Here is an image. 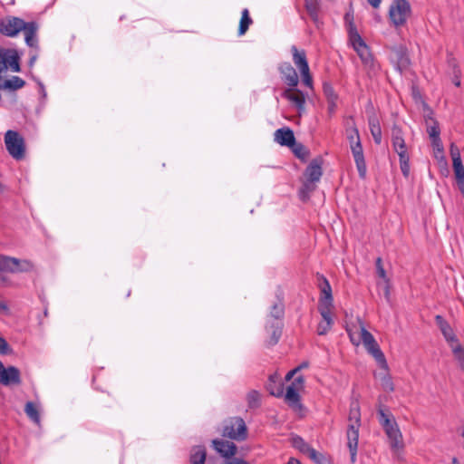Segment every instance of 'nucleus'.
<instances>
[{"label": "nucleus", "instance_id": "nucleus-32", "mask_svg": "<svg viewBox=\"0 0 464 464\" xmlns=\"http://www.w3.org/2000/svg\"><path fill=\"white\" fill-rule=\"evenodd\" d=\"M284 314H285V305H284V303L279 300L272 305L266 321L283 322Z\"/></svg>", "mask_w": 464, "mask_h": 464}, {"label": "nucleus", "instance_id": "nucleus-5", "mask_svg": "<svg viewBox=\"0 0 464 464\" xmlns=\"http://www.w3.org/2000/svg\"><path fill=\"white\" fill-rule=\"evenodd\" d=\"M5 144L8 153L16 160H21L25 155L24 138L15 130H7L5 134Z\"/></svg>", "mask_w": 464, "mask_h": 464}, {"label": "nucleus", "instance_id": "nucleus-60", "mask_svg": "<svg viewBox=\"0 0 464 464\" xmlns=\"http://www.w3.org/2000/svg\"><path fill=\"white\" fill-rule=\"evenodd\" d=\"M344 21L347 25H350V23H353V13H346L344 15Z\"/></svg>", "mask_w": 464, "mask_h": 464}, {"label": "nucleus", "instance_id": "nucleus-8", "mask_svg": "<svg viewBox=\"0 0 464 464\" xmlns=\"http://www.w3.org/2000/svg\"><path fill=\"white\" fill-rule=\"evenodd\" d=\"M437 328H439L446 343L450 349L461 344L456 334V330L440 315H437Z\"/></svg>", "mask_w": 464, "mask_h": 464}, {"label": "nucleus", "instance_id": "nucleus-3", "mask_svg": "<svg viewBox=\"0 0 464 464\" xmlns=\"http://www.w3.org/2000/svg\"><path fill=\"white\" fill-rule=\"evenodd\" d=\"M379 422L385 430L390 445L393 450H400L403 447L402 436L392 415L383 408L378 410Z\"/></svg>", "mask_w": 464, "mask_h": 464}, {"label": "nucleus", "instance_id": "nucleus-12", "mask_svg": "<svg viewBox=\"0 0 464 464\" xmlns=\"http://www.w3.org/2000/svg\"><path fill=\"white\" fill-rule=\"evenodd\" d=\"M282 96L292 102L300 113L304 111L305 96L300 90L289 87L283 92Z\"/></svg>", "mask_w": 464, "mask_h": 464}, {"label": "nucleus", "instance_id": "nucleus-54", "mask_svg": "<svg viewBox=\"0 0 464 464\" xmlns=\"http://www.w3.org/2000/svg\"><path fill=\"white\" fill-rule=\"evenodd\" d=\"M5 270H0V272H4ZM12 285V281L10 278L4 274L0 273V287H8Z\"/></svg>", "mask_w": 464, "mask_h": 464}, {"label": "nucleus", "instance_id": "nucleus-51", "mask_svg": "<svg viewBox=\"0 0 464 464\" xmlns=\"http://www.w3.org/2000/svg\"><path fill=\"white\" fill-rule=\"evenodd\" d=\"M301 76H302L304 84L307 87H312L313 80H312V76L310 74V70L307 69L306 71L301 72Z\"/></svg>", "mask_w": 464, "mask_h": 464}, {"label": "nucleus", "instance_id": "nucleus-23", "mask_svg": "<svg viewBox=\"0 0 464 464\" xmlns=\"http://www.w3.org/2000/svg\"><path fill=\"white\" fill-rule=\"evenodd\" d=\"M333 309H320L318 311L323 318V321L318 324L317 326V334L319 335H324L327 334V332L331 329L333 325Z\"/></svg>", "mask_w": 464, "mask_h": 464}, {"label": "nucleus", "instance_id": "nucleus-34", "mask_svg": "<svg viewBox=\"0 0 464 464\" xmlns=\"http://www.w3.org/2000/svg\"><path fill=\"white\" fill-rule=\"evenodd\" d=\"M24 412L27 417L35 424L40 425L41 417L38 405L33 401H27L24 407Z\"/></svg>", "mask_w": 464, "mask_h": 464}, {"label": "nucleus", "instance_id": "nucleus-40", "mask_svg": "<svg viewBox=\"0 0 464 464\" xmlns=\"http://www.w3.org/2000/svg\"><path fill=\"white\" fill-rule=\"evenodd\" d=\"M305 8L314 23L318 22L319 3L316 0H305Z\"/></svg>", "mask_w": 464, "mask_h": 464}, {"label": "nucleus", "instance_id": "nucleus-46", "mask_svg": "<svg viewBox=\"0 0 464 464\" xmlns=\"http://www.w3.org/2000/svg\"><path fill=\"white\" fill-rule=\"evenodd\" d=\"M306 455L316 464H324V457L314 449L311 448Z\"/></svg>", "mask_w": 464, "mask_h": 464}, {"label": "nucleus", "instance_id": "nucleus-18", "mask_svg": "<svg viewBox=\"0 0 464 464\" xmlns=\"http://www.w3.org/2000/svg\"><path fill=\"white\" fill-rule=\"evenodd\" d=\"M283 328V322H270L266 321V331L269 334V337L266 341L267 346L276 345L281 337Z\"/></svg>", "mask_w": 464, "mask_h": 464}, {"label": "nucleus", "instance_id": "nucleus-15", "mask_svg": "<svg viewBox=\"0 0 464 464\" xmlns=\"http://www.w3.org/2000/svg\"><path fill=\"white\" fill-rule=\"evenodd\" d=\"M278 70L281 73L283 82L288 87H296L298 84V75L295 69L289 63H283L279 65Z\"/></svg>", "mask_w": 464, "mask_h": 464}, {"label": "nucleus", "instance_id": "nucleus-55", "mask_svg": "<svg viewBox=\"0 0 464 464\" xmlns=\"http://www.w3.org/2000/svg\"><path fill=\"white\" fill-rule=\"evenodd\" d=\"M222 464H250V463L241 458L232 457L229 459H226Z\"/></svg>", "mask_w": 464, "mask_h": 464}, {"label": "nucleus", "instance_id": "nucleus-61", "mask_svg": "<svg viewBox=\"0 0 464 464\" xmlns=\"http://www.w3.org/2000/svg\"><path fill=\"white\" fill-rule=\"evenodd\" d=\"M9 310L5 302L0 300V313H7Z\"/></svg>", "mask_w": 464, "mask_h": 464}, {"label": "nucleus", "instance_id": "nucleus-31", "mask_svg": "<svg viewBox=\"0 0 464 464\" xmlns=\"http://www.w3.org/2000/svg\"><path fill=\"white\" fill-rule=\"evenodd\" d=\"M207 458V452L204 446H195L191 449L189 462L190 464H204Z\"/></svg>", "mask_w": 464, "mask_h": 464}, {"label": "nucleus", "instance_id": "nucleus-38", "mask_svg": "<svg viewBox=\"0 0 464 464\" xmlns=\"http://www.w3.org/2000/svg\"><path fill=\"white\" fill-rule=\"evenodd\" d=\"M451 155L456 180L464 179V167L461 162L459 152L457 151L456 153H454L453 151H451Z\"/></svg>", "mask_w": 464, "mask_h": 464}, {"label": "nucleus", "instance_id": "nucleus-14", "mask_svg": "<svg viewBox=\"0 0 464 464\" xmlns=\"http://www.w3.org/2000/svg\"><path fill=\"white\" fill-rule=\"evenodd\" d=\"M212 446L226 459H229L237 454V448L234 442L217 439L212 440Z\"/></svg>", "mask_w": 464, "mask_h": 464}, {"label": "nucleus", "instance_id": "nucleus-24", "mask_svg": "<svg viewBox=\"0 0 464 464\" xmlns=\"http://www.w3.org/2000/svg\"><path fill=\"white\" fill-rule=\"evenodd\" d=\"M353 47L364 65L372 66V55L370 52L369 47L366 45L363 40L353 44Z\"/></svg>", "mask_w": 464, "mask_h": 464}, {"label": "nucleus", "instance_id": "nucleus-9", "mask_svg": "<svg viewBox=\"0 0 464 464\" xmlns=\"http://www.w3.org/2000/svg\"><path fill=\"white\" fill-rule=\"evenodd\" d=\"M3 260V270H5V272L23 273L33 271L34 268V264L26 259L21 260L15 257L4 256Z\"/></svg>", "mask_w": 464, "mask_h": 464}, {"label": "nucleus", "instance_id": "nucleus-17", "mask_svg": "<svg viewBox=\"0 0 464 464\" xmlns=\"http://www.w3.org/2000/svg\"><path fill=\"white\" fill-rule=\"evenodd\" d=\"M445 73L451 79L452 83L456 87H460L461 70L457 60L451 54H448Z\"/></svg>", "mask_w": 464, "mask_h": 464}, {"label": "nucleus", "instance_id": "nucleus-21", "mask_svg": "<svg viewBox=\"0 0 464 464\" xmlns=\"http://www.w3.org/2000/svg\"><path fill=\"white\" fill-rule=\"evenodd\" d=\"M275 140L281 146L294 147L295 145L294 131L287 127L276 130Z\"/></svg>", "mask_w": 464, "mask_h": 464}, {"label": "nucleus", "instance_id": "nucleus-11", "mask_svg": "<svg viewBox=\"0 0 464 464\" xmlns=\"http://www.w3.org/2000/svg\"><path fill=\"white\" fill-rule=\"evenodd\" d=\"M27 23L18 17H11L0 23V33L5 36L14 37L23 31Z\"/></svg>", "mask_w": 464, "mask_h": 464}, {"label": "nucleus", "instance_id": "nucleus-42", "mask_svg": "<svg viewBox=\"0 0 464 464\" xmlns=\"http://www.w3.org/2000/svg\"><path fill=\"white\" fill-rule=\"evenodd\" d=\"M347 29H348L349 38H350V42L352 43V45L358 42L362 41V37L360 36V34L357 31V28H356L354 23L351 22L350 25H347Z\"/></svg>", "mask_w": 464, "mask_h": 464}, {"label": "nucleus", "instance_id": "nucleus-43", "mask_svg": "<svg viewBox=\"0 0 464 464\" xmlns=\"http://www.w3.org/2000/svg\"><path fill=\"white\" fill-rule=\"evenodd\" d=\"M247 403L250 408H256L259 405L260 395L256 391H251L246 396Z\"/></svg>", "mask_w": 464, "mask_h": 464}, {"label": "nucleus", "instance_id": "nucleus-6", "mask_svg": "<svg viewBox=\"0 0 464 464\" xmlns=\"http://www.w3.org/2000/svg\"><path fill=\"white\" fill-rule=\"evenodd\" d=\"M222 435L241 441L247 437V428L241 417H233L225 421Z\"/></svg>", "mask_w": 464, "mask_h": 464}, {"label": "nucleus", "instance_id": "nucleus-37", "mask_svg": "<svg viewBox=\"0 0 464 464\" xmlns=\"http://www.w3.org/2000/svg\"><path fill=\"white\" fill-rule=\"evenodd\" d=\"M450 350L457 367L464 372V346L459 344Z\"/></svg>", "mask_w": 464, "mask_h": 464}, {"label": "nucleus", "instance_id": "nucleus-33", "mask_svg": "<svg viewBox=\"0 0 464 464\" xmlns=\"http://www.w3.org/2000/svg\"><path fill=\"white\" fill-rule=\"evenodd\" d=\"M369 128L374 142L376 144H381L382 129L376 116H372L369 118Z\"/></svg>", "mask_w": 464, "mask_h": 464}, {"label": "nucleus", "instance_id": "nucleus-48", "mask_svg": "<svg viewBox=\"0 0 464 464\" xmlns=\"http://www.w3.org/2000/svg\"><path fill=\"white\" fill-rule=\"evenodd\" d=\"M378 286L382 288L383 295L387 302H391V282L390 279L383 280L382 284L378 283Z\"/></svg>", "mask_w": 464, "mask_h": 464}, {"label": "nucleus", "instance_id": "nucleus-1", "mask_svg": "<svg viewBox=\"0 0 464 464\" xmlns=\"http://www.w3.org/2000/svg\"><path fill=\"white\" fill-rule=\"evenodd\" d=\"M361 427V411L358 401H353L350 405L348 426H347V446L350 450L351 461L355 462L359 440V429Z\"/></svg>", "mask_w": 464, "mask_h": 464}, {"label": "nucleus", "instance_id": "nucleus-44", "mask_svg": "<svg viewBox=\"0 0 464 464\" xmlns=\"http://www.w3.org/2000/svg\"><path fill=\"white\" fill-rule=\"evenodd\" d=\"M294 446L304 454H307V452L312 448L300 437H296L294 439Z\"/></svg>", "mask_w": 464, "mask_h": 464}, {"label": "nucleus", "instance_id": "nucleus-20", "mask_svg": "<svg viewBox=\"0 0 464 464\" xmlns=\"http://www.w3.org/2000/svg\"><path fill=\"white\" fill-rule=\"evenodd\" d=\"M0 383L8 385H19L21 383L20 371L14 366L5 368L0 375Z\"/></svg>", "mask_w": 464, "mask_h": 464}, {"label": "nucleus", "instance_id": "nucleus-62", "mask_svg": "<svg viewBox=\"0 0 464 464\" xmlns=\"http://www.w3.org/2000/svg\"><path fill=\"white\" fill-rule=\"evenodd\" d=\"M367 2L373 8H378L381 5L382 0H367Z\"/></svg>", "mask_w": 464, "mask_h": 464}, {"label": "nucleus", "instance_id": "nucleus-45", "mask_svg": "<svg viewBox=\"0 0 464 464\" xmlns=\"http://www.w3.org/2000/svg\"><path fill=\"white\" fill-rule=\"evenodd\" d=\"M293 150L295 155L300 159H305L308 155V152L304 146L300 143H296L294 147H290Z\"/></svg>", "mask_w": 464, "mask_h": 464}, {"label": "nucleus", "instance_id": "nucleus-53", "mask_svg": "<svg viewBox=\"0 0 464 464\" xmlns=\"http://www.w3.org/2000/svg\"><path fill=\"white\" fill-rule=\"evenodd\" d=\"M314 183H315L314 181H309V179H306L304 182L302 191L306 192V193H311L315 188Z\"/></svg>", "mask_w": 464, "mask_h": 464}, {"label": "nucleus", "instance_id": "nucleus-30", "mask_svg": "<svg viewBox=\"0 0 464 464\" xmlns=\"http://www.w3.org/2000/svg\"><path fill=\"white\" fill-rule=\"evenodd\" d=\"M298 392L299 391H296V389H294V387L286 388L285 401L294 410H300L302 408V404L300 402V395Z\"/></svg>", "mask_w": 464, "mask_h": 464}, {"label": "nucleus", "instance_id": "nucleus-63", "mask_svg": "<svg viewBox=\"0 0 464 464\" xmlns=\"http://www.w3.org/2000/svg\"><path fill=\"white\" fill-rule=\"evenodd\" d=\"M286 464H301V462L296 459L291 458Z\"/></svg>", "mask_w": 464, "mask_h": 464}, {"label": "nucleus", "instance_id": "nucleus-39", "mask_svg": "<svg viewBox=\"0 0 464 464\" xmlns=\"http://www.w3.org/2000/svg\"><path fill=\"white\" fill-rule=\"evenodd\" d=\"M360 319L357 320L358 324H353L352 326H348L346 328L347 334L350 337L353 344L358 346L361 343L362 334H360Z\"/></svg>", "mask_w": 464, "mask_h": 464}, {"label": "nucleus", "instance_id": "nucleus-50", "mask_svg": "<svg viewBox=\"0 0 464 464\" xmlns=\"http://www.w3.org/2000/svg\"><path fill=\"white\" fill-rule=\"evenodd\" d=\"M12 353V349L10 348V345L5 341V338L0 336V354H9Z\"/></svg>", "mask_w": 464, "mask_h": 464}, {"label": "nucleus", "instance_id": "nucleus-52", "mask_svg": "<svg viewBox=\"0 0 464 464\" xmlns=\"http://www.w3.org/2000/svg\"><path fill=\"white\" fill-rule=\"evenodd\" d=\"M304 383V379L303 376H298L295 379V381L288 386V387H294V389H296V391H300L303 389Z\"/></svg>", "mask_w": 464, "mask_h": 464}, {"label": "nucleus", "instance_id": "nucleus-35", "mask_svg": "<svg viewBox=\"0 0 464 464\" xmlns=\"http://www.w3.org/2000/svg\"><path fill=\"white\" fill-rule=\"evenodd\" d=\"M252 24L253 20L249 15V11L248 9L245 8L241 13V19L238 27V35H244Z\"/></svg>", "mask_w": 464, "mask_h": 464}, {"label": "nucleus", "instance_id": "nucleus-25", "mask_svg": "<svg viewBox=\"0 0 464 464\" xmlns=\"http://www.w3.org/2000/svg\"><path fill=\"white\" fill-rule=\"evenodd\" d=\"M291 52L293 54V62L300 70V72L309 69L306 53L304 50H298L296 46L293 45L291 47Z\"/></svg>", "mask_w": 464, "mask_h": 464}, {"label": "nucleus", "instance_id": "nucleus-47", "mask_svg": "<svg viewBox=\"0 0 464 464\" xmlns=\"http://www.w3.org/2000/svg\"><path fill=\"white\" fill-rule=\"evenodd\" d=\"M375 266H376V273L378 275V276L380 278H382V280H387L389 279V277L387 276L386 275V271L382 266V260L381 257H378L375 261Z\"/></svg>", "mask_w": 464, "mask_h": 464}, {"label": "nucleus", "instance_id": "nucleus-2", "mask_svg": "<svg viewBox=\"0 0 464 464\" xmlns=\"http://www.w3.org/2000/svg\"><path fill=\"white\" fill-rule=\"evenodd\" d=\"M379 422L385 430L390 445L393 450H400L403 447L402 436L392 415L383 408L378 410Z\"/></svg>", "mask_w": 464, "mask_h": 464}, {"label": "nucleus", "instance_id": "nucleus-16", "mask_svg": "<svg viewBox=\"0 0 464 464\" xmlns=\"http://www.w3.org/2000/svg\"><path fill=\"white\" fill-rule=\"evenodd\" d=\"M323 280L321 288V297L319 299L318 308L320 309H333V295L332 287L328 280L324 276H321Z\"/></svg>", "mask_w": 464, "mask_h": 464}, {"label": "nucleus", "instance_id": "nucleus-36", "mask_svg": "<svg viewBox=\"0 0 464 464\" xmlns=\"http://www.w3.org/2000/svg\"><path fill=\"white\" fill-rule=\"evenodd\" d=\"M25 82L22 78L13 76L11 79L4 81V82L0 84V88L15 91L23 88Z\"/></svg>", "mask_w": 464, "mask_h": 464}, {"label": "nucleus", "instance_id": "nucleus-58", "mask_svg": "<svg viewBox=\"0 0 464 464\" xmlns=\"http://www.w3.org/2000/svg\"><path fill=\"white\" fill-rule=\"evenodd\" d=\"M457 187L464 198V179L456 180Z\"/></svg>", "mask_w": 464, "mask_h": 464}, {"label": "nucleus", "instance_id": "nucleus-41", "mask_svg": "<svg viewBox=\"0 0 464 464\" xmlns=\"http://www.w3.org/2000/svg\"><path fill=\"white\" fill-rule=\"evenodd\" d=\"M359 323H360V334H362L361 343H362L364 347L372 345L374 343H377L376 340L374 339L373 335L365 329L362 322L359 321Z\"/></svg>", "mask_w": 464, "mask_h": 464}, {"label": "nucleus", "instance_id": "nucleus-19", "mask_svg": "<svg viewBox=\"0 0 464 464\" xmlns=\"http://www.w3.org/2000/svg\"><path fill=\"white\" fill-rule=\"evenodd\" d=\"M350 149L353 156L359 176L360 178L364 179L366 175V163L362 142H357V144L351 146Z\"/></svg>", "mask_w": 464, "mask_h": 464}, {"label": "nucleus", "instance_id": "nucleus-10", "mask_svg": "<svg viewBox=\"0 0 464 464\" xmlns=\"http://www.w3.org/2000/svg\"><path fill=\"white\" fill-rule=\"evenodd\" d=\"M390 59L401 72L407 70L411 63L407 49L402 45L391 48Z\"/></svg>", "mask_w": 464, "mask_h": 464}, {"label": "nucleus", "instance_id": "nucleus-29", "mask_svg": "<svg viewBox=\"0 0 464 464\" xmlns=\"http://www.w3.org/2000/svg\"><path fill=\"white\" fill-rule=\"evenodd\" d=\"M365 349L371 355H372L381 368L385 370L388 369L385 356L377 343H374L372 345L366 346Z\"/></svg>", "mask_w": 464, "mask_h": 464}, {"label": "nucleus", "instance_id": "nucleus-56", "mask_svg": "<svg viewBox=\"0 0 464 464\" xmlns=\"http://www.w3.org/2000/svg\"><path fill=\"white\" fill-rule=\"evenodd\" d=\"M382 386L384 387V389L388 392H392L393 391V383L391 380V378L387 377V378H384L382 380Z\"/></svg>", "mask_w": 464, "mask_h": 464}, {"label": "nucleus", "instance_id": "nucleus-49", "mask_svg": "<svg viewBox=\"0 0 464 464\" xmlns=\"http://www.w3.org/2000/svg\"><path fill=\"white\" fill-rule=\"evenodd\" d=\"M324 93L327 99V102L337 100V94L334 92L333 87L328 83L324 84Z\"/></svg>", "mask_w": 464, "mask_h": 464}, {"label": "nucleus", "instance_id": "nucleus-4", "mask_svg": "<svg viewBox=\"0 0 464 464\" xmlns=\"http://www.w3.org/2000/svg\"><path fill=\"white\" fill-rule=\"evenodd\" d=\"M392 144L393 150L399 156L401 170L403 176L408 178L410 176V156L408 154L402 130L397 126H394L392 130Z\"/></svg>", "mask_w": 464, "mask_h": 464}, {"label": "nucleus", "instance_id": "nucleus-57", "mask_svg": "<svg viewBox=\"0 0 464 464\" xmlns=\"http://www.w3.org/2000/svg\"><path fill=\"white\" fill-rule=\"evenodd\" d=\"M336 101L337 100L327 102V111L330 116H332L335 112V110L337 108Z\"/></svg>", "mask_w": 464, "mask_h": 464}, {"label": "nucleus", "instance_id": "nucleus-22", "mask_svg": "<svg viewBox=\"0 0 464 464\" xmlns=\"http://www.w3.org/2000/svg\"><path fill=\"white\" fill-rule=\"evenodd\" d=\"M267 392L276 397H281L284 394V383L277 372L271 374L266 384Z\"/></svg>", "mask_w": 464, "mask_h": 464}, {"label": "nucleus", "instance_id": "nucleus-26", "mask_svg": "<svg viewBox=\"0 0 464 464\" xmlns=\"http://www.w3.org/2000/svg\"><path fill=\"white\" fill-rule=\"evenodd\" d=\"M304 175L309 181L318 182L323 175L321 163L317 160H313L307 166Z\"/></svg>", "mask_w": 464, "mask_h": 464}, {"label": "nucleus", "instance_id": "nucleus-59", "mask_svg": "<svg viewBox=\"0 0 464 464\" xmlns=\"http://www.w3.org/2000/svg\"><path fill=\"white\" fill-rule=\"evenodd\" d=\"M297 372H299V368H295L288 372L285 375V381L289 382Z\"/></svg>", "mask_w": 464, "mask_h": 464}, {"label": "nucleus", "instance_id": "nucleus-28", "mask_svg": "<svg viewBox=\"0 0 464 464\" xmlns=\"http://www.w3.org/2000/svg\"><path fill=\"white\" fill-rule=\"evenodd\" d=\"M345 136L349 142L350 147L353 145H355V144H357V142L361 141L359 130H358L357 127L355 126L353 119H352V118L346 123Z\"/></svg>", "mask_w": 464, "mask_h": 464}, {"label": "nucleus", "instance_id": "nucleus-64", "mask_svg": "<svg viewBox=\"0 0 464 464\" xmlns=\"http://www.w3.org/2000/svg\"><path fill=\"white\" fill-rule=\"evenodd\" d=\"M307 367H308V362H304L299 366H297L296 368H299V371H300V370L307 368Z\"/></svg>", "mask_w": 464, "mask_h": 464}, {"label": "nucleus", "instance_id": "nucleus-7", "mask_svg": "<svg viewBox=\"0 0 464 464\" xmlns=\"http://www.w3.org/2000/svg\"><path fill=\"white\" fill-rule=\"evenodd\" d=\"M410 14L411 6L406 0H393L390 6L389 15L396 26L404 24Z\"/></svg>", "mask_w": 464, "mask_h": 464}, {"label": "nucleus", "instance_id": "nucleus-13", "mask_svg": "<svg viewBox=\"0 0 464 464\" xmlns=\"http://www.w3.org/2000/svg\"><path fill=\"white\" fill-rule=\"evenodd\" d=\"M421 112L427 132L430 136V146L432 147L433 151H435V120L433 118V111L425 102H422Z\"/></svg>", "mask_w": 464, "mask_h": 464}, {"label": "nucleus", "instance_id": "nucleus-27", "mask_svg": "<svg viewBox=\"0 0 464 464\" xmlns=\"http://www.w3.org/2000/svg\"><path fill=\"white\" fill-rule=\"evenodd\" d=\"M38 25L35 22H29L23 30L24 33L25 43L30 47L37 46L36 32Z\"/></svg>", "mask_w": 464, "mask_h": 464}]
</instances>
